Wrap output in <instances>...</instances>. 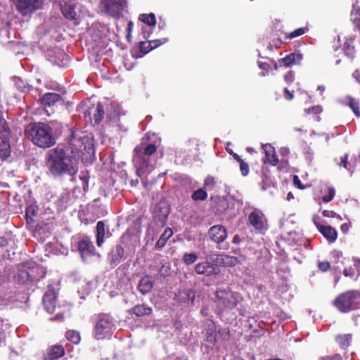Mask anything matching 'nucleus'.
Segmentation results:
<instances>
[{
	"label": "nucleus",
	"mask_w": 360,
	"mask_h": 360,
	"mask_svg": "<svg viewBox=\"0 0 360 360\" xmlns=\"http://www.w3.org/2000/svg\"><path fill=\"white\" fill-rule=\"evenodd\" d=\"M195 272L198 275L211 276L218 274L219 269L217 266V262L212 259V255H210L206 257L205 261L195 264Z\"/></svg>",
	"instance_id": "obj_7"
},
{
	"label": "nucleus",
	"mask_w": 360,
	"mask_h": 360,
	"mask_svg": "<svg viewBox=\"0 0 360 360\" xmlns=\"http://www.w3.org/2000/svg\"><path fill=\"white\" fill-rule=\"evenodd\" d=\"M347 155H345L344 156H342L341 158V162H340V165H342V166L345 167V168H347Z\"/></svg>",
	"instance_id": "obj_56"
},
{
	"label": "nucleus",
	"mask_w": 360,
	"mask_h": 360,
	"mask_svg": "<svg viewBox=\"0 0 360 360\" xmlns=\"http://www.w3.org/2000/svg\"><path fill=\"white\" fill-rule=\"evenodd\" d=\"M44 0H18L17 10L22 15H29L34 11L42 8Z\"/></svg>",
	"instance_id": "obj_8"
},
{
	"label": "nucleus",
	"mask_w": 360,
	"mask_h": 360,
	"mask_svg": "<svg viewBox=\"0 0 360 360\" xmlns=\"http://www.w3.org/2000/svg\"><path fill=\"white\" fill-rule=\"evenodd\" d=\"M132 312L137 316L149 315L152 312V309L145 304H138L132 309Z\"/></svg>",
	"instance_id": "obj_26"
},
{
	"label": "nucleus",
	"mask_w": 360,
	"mask_h": 360,
	"mask_svg": "<svg viewBox=\"0 0 360 360\" xmlns=\"http://www.w3.org/2000/svg\"><path fill=\"white\" fill-rule=\"evenodd\" d=\"M138 183H139L138 179H135V180L132 179L130 181V184L131 186H136L138 184Z\"/></svg>",
	"instance_id": "obj_62"
},
{
	"label": "nucleus",
	"mask_w": 360,
	"mask_h": 360,
	"mask_svg": "<svg viewBox=\"0 0 360 360\" xmlns=\"http://www.w3.org/2000/svg\"><path fill=\"white\" fill-rule=\"evenodd\" d=\"M322 214L325 217L337 218L340 221L342 220V217L340 215L338 214L336 212H335L333 210H323L322 212Z\"/></svg>",
	"instance_id": "obj_40"
},
{
	"label": "nucleus",
	"mask_w": 360,
	"mask_h": 360,
	"mask_svg": "<svg viewBox=\"0 0 360 360\" xmlns=\"http://www.w3.org/2000/svg\"><path fill=\"white\" fill-rule=\"evenodd\" d=\"M343 274L346 277H353L354 276V269L352 267L345 268L343 271Z\"/></svg>",
	"instance_id": "obj_47"
},
{
	"label": "nucleus",
	"mask_w": 360,
	"mask_h": 360,
	"mask_svg": "<svg viewBox=\"0 0 360 360\" xmlns=\"http://www.w3.org/2000/svg\"><path fill=\"white\" fill-rule=\"evenodd\" d=\"M66 338L73 342L74 344H78L80 341L79 333L75 330H68L65 334Z\"/></svg>",
	"instance_id": "obj_32"
},
{
	"label": "nucleus",
	"mask_w": 360,
	"mask_h": 360,
	"mask_svg": "<svg viewBox=\"0 0 360 360\" xmlns=\"http://www.w3.org/2000/svg\"><path fill=\"white\" fill-rule=\"evenodd\" d=\"M25 131L32 143L40 148H49L56 143L52 128L46 123L30 124Z\"/></svg>",
	"instance_id": "obj_3"
},
{
	"label": "nucleus",
	"mask_w": 360,
	"mask_h": 360,
	"mask_svg": "<svg viewBox=\"0 0 360 360\" xmlns=\"http://www.w3.org/2000/svg\"><path fill=\"white\" fill-rule=\"evenodd\" d=\"M180 295L182 297V301L186 302L190 300L193 302L195 297L194 292L191 290H185L180 292Z\"/></svg>",
	"instance_id": "obj_37"
},
{
	"label": "nucleus",
	"mask_w": 360,
	"mask_h": 360,
	"mask_svg": "<svg viewBox=\"0 0 360 360\" xmlns=\"http://www.w3.org/2000/svg\"><path fill=\"white\" fill-rule=\"evenodd\" d=\"M79 179L83 181V183H84L83 188L85 189V186H87V184H88V179H89L88 176L86 174H83V175L79 176Z\"/></svg>",
	"instance_id": "obj_54"
},
{
	"label": "nucleus",
	"mask_w": 360,
	"mask_h": 360,
	"mask_svg": "<svg viewBox=\"0 0 360 360\" xmlns=\"http://www.w3.org/2000/svg\"><path fill=\"white\" fill-rule=\"evenodd\" d=\"M142 32L145 38H148L152 32V27L145 26L142 27Z\"/></svg>",
	"instance_id": "obj_49"
},
{
	"label": "nucleus",
	"mask_w": 360,
	"mask_h": 360,
	"mask_svg": "<svg viewBox=\"0 0 360 360\" xmlns=\"http://www.w3.org/2000/svg\"><path fill=\"white\" fill-rule=\"evenodd\" d=\"M7 128L6 122L2 115L1 105L0 104V133L6 131Z\"/></svg>",
	"instance_id": "obj_42"
},
{
	"label": "nucleus",
	"mask_w": 360,
	"mask_h": 360,
	"mask_svg": "<svg viewBox=\"0 0 360 360\" xmlns=\"http://www.w3.org/2000/svg\"><path fill=\"white\" fill-rule=\"evenodd\" d=\"M169 270L170 269L169 266L162 265L159 270V274L161 276H166L169 274Z\"/></svg>",
	"instance_id": "obj_44"
},
{
	"label": "nucleus",
	"mask_w": 360,
	"mask_h": 360,
	"mask_svg": "<svg viewBox=\"0 0 360 360\" xmlns=\"http://www.w3.org/2000/svg\"><path fill=\"white\" fill-rule=\"evenodd\" d=\"M166 41H167V39H158V40H155V41H150L148 44V46H150V48L149 47L146 48L144 46L145 44L142 43L141 46V49L142 51H144L146 53H148L150 50L159 46L160 44H162L165 43Z\"/></svg>",
	"instance_id": "obj_29"
},
{
	"label": "nucleus",
	"mask_w": 360,
	"mask_h": 360,
	"mask_svg": "<svg viewBox=\"0 0 360 360\" xmlns=\"http://www.w3.org/2000/svg\"><path fill=\"white\" fill-rule=\"evenodd\" d=\"M78 249L82 257L91 255L94 252V246L89 240H83L79 242Z\"/></svg>",
	"instance_id": "obj_18"
},
{
	"label": "nucleus",
	"mask_w": 360,
	"mask_h": 360,
	"mask_svg": "<svg viewBox=\"0 0 360 360\" xmlns=\"http://www.w3.org/2000/svg\"><path fill=\"white\" fill-rule=\"evenodd\" d=\"M208 235L210 239L217 243L224 242L227 238L226 229L221 225H215L209 229Z\"/></svg>",
	"instance_id": "obj_10"
},
{
	"label": "nucleus",
	"mask_w": 360,
	"mask_h": 360,
	"mask_svg": "<svg viewBox=\"0 0 360 360\" xmlns=\"http://www.w3.org/2000/svg\"><path fill=\"white\" fill-rule=\"evenodd\" d=\"M352 76L356 81L360 82V70L354 71Z\"/></svg>",
	"instance_id": "obj_58"
},
{
	"label": "nucleus",
	"mask_w": 360,
	"mask_h": 360,
	"mask_svg": "<svg viewBox=\"0 0 360 360\" xmlns=\"http://www.w3.org/2000/svg\"><path fill=\"white\" fill-rule=\"evenodd\" d=\"M207 341L210 342L212 344H214L215 342V338L212 335H210L207 338Z\"/></svg>",
	"instance_id": "obj_60"
},
{
	"label": "nucleus",
	"mask_w": 360,
	"mask_h": 360,
	"mask_svg": "<svg viewBox=\"0 0 360 360\" xmlns=\"http://www.w3.org/2000/svg\"><path fill=\"white\" fill-rule=\"evenodd\" d=\"M250 224L257 230H262L264 227V217L260 210H253L248 217Z\"/></svg>",
	"instance_id": "obj_12"
},
{
	"label": "nucleus",
	"mask_w": 360,
	"mask_h": 360,
	"mask_svg": "<svg viewBox=\"0 0 360 360\" xmlns=\"http://www.w3.org/2000/svg\"><path fill=\"white\" fill-rule=\"evenodd\" d=\"M18 281L20 283H25L30 278V273L26 270H20L17 276Z\"/></svg>",
	"instance_id": "obj_35"
},
{
	"label": "nucleus",
	"mask_w": 360,
	"mask_h": 360,
	"mask_svg": "<svg viewBox=\"0 0 360 360\" xmlns=\"http://www.w3.org/2000/svg\"><path fill=\"white\" fill-rule=\"evenodd\" d=\"M115 329V323L112 318L108 314H102L98 316L95 325L94 335L97 340H103L110 337Z\"/></svg>",
	"instance_id": "obj_5"
},
{
	"label": "nucleus",
	"mask_w": 360,
	"mask_h": 360,
	"mask_svg": "<svg viewBox=\"0 0 360 360\" xmlns=\"http://www.w3.org/2000/svg\"><path fill=\"white\" fill-rule=\"evenodd\" d=\"M352 43V39H349V41H346L344 44V51L347 56L349 57H352L354 53V49L352 46H351V44Z\"/></svg>",
	"instance_id": "obj_38"
},
{
	"label": "nucleus",
	"mask_w": 360,
	"mask_h": 360,
	"mask_svg": "<svg viewBox=\"0 0 360 360\" xmlns=\"http://www.w3.org/2000/svg\"><path fill=\"white\" fill-rule=\"evenodd\" d=\"M105 233V224L100 221L96 224V244L98 247H101L104 242Z\"/></svg>",
	"instance_id": "obj_24"
},
{
	"label": "nucleus",
	"mask_w": 360,
	"mask_h": 360,
	"mask_svg": "<svg viewBox=\"0 0 360 360\" xmlns=\"http://www.w3.org/2000/svg\"><path fill=\"white\" fill-rule=\"evenodd\" d=\"M216 295L218 306L224 309L235 308L241 300L239 294L226 289L218 290Z\"/></svg>",
	"instance_id": "obj_6"
},
{
	"label": "nucleus",
	"mask_w": 360,
	"mask_h": 360,
	"mask_svg": "<svg viewBox=\"0 0 360 360\" xmlns=\"http://www.w3.org/2000/svg\"><path fill=\"white\" fill-rule=\"evenodd\" d=\"M65 354V350L63 347L60 345H55L53 346L49 353L48 354V356L54 357L55 359H59Z\"/></svg>",
	"instance_id": "obj_31"
},
{
	"label": "nucleus",
	"mask_w": 360,
	"mask_h": 360,
	"mask_svg": "<svg viewBox=\"0 0 360 360\" xmlns=\"http://www.w3.org/2000/svg\"><path fill=\"white\" fill-rule=\"evenodd\" d=\"M198 259V256L195 253H185L182 257V261L186 265L194 264Z\"/></svg>",
	"instance_id": "obj_34"
},
{
	"label": "nucleus",
	"mask_w": 360,
	"mask_h": 360,
	"mask_svg": "<svg viewBox=\"0 0 360 360\" xmlns=\"http://www.w3.org/2000/svg\"><path fill=\"white\" fill-rule=\"evenodd\" d=\"M124 256V248L122 245H116L109 254L108 258L110 263L113 265L118 264Z\"/></svg>",
	"instance_id": "obj_16"
},
{
	"label": "nucleus",
	"mask_w": 360,
	"mask_h": 360,
	"mask_svg": "<svg viewBox=\"0 0 360 360\" xmlns=\"http://www.w3.org/2000/svg\"><path fill=\"white\" fill-rule=\"evenodd\" d=\"M212 259L217 262V266L219 265L234 266L238 263L237 257L221 253L212 254Z\"/></svg>",
	"instance_id": "obj_11"
},
{
	"label": "nucleus",
	"mask_w": 360,
	"mask_h": 360,
	"mask_svg": "<svg viewBox=\"0 0 360 360\" xmlns=\"http://www.w3.org/2000/svg\"><path fill=\"white\" fill-rule=\"evenodd\" d=\"M207 193L202 188L195 191L192 194V199L193 200H204L207 198Z\"/></svg>",
	"instance_id": "obj_36"
},
{
	"label": "nucleus",
	"mask_w": 360,
	"mask_h": 360,
	"mask_svg": "<svg viewBox=\"0 0 360 360\" xmlns=\"http://www.w3.org/2000/svg\"><path fill=\"white\" fill-rule=\"evenodd\" d=\"M293 183L294 184L299 188L303 189L304 187L302 185L301 181L298 178L297 176H294L293 177Z\"/></svg>",
	"instance_id": "obj_51"
},
{
	"label": "nucleus",
	"mask_w": 360,
	"mask_h": 360,
	"mask_svg": "<svg viewBox=\"0 0 360 360\" xmlns=\"http://www.w3.org/2000/svg\"><path fill=\"white\" fill-rule=\"evenodd\" d=\"M105 13L111 16H119L126 6L124 0H102Z\"/></svg>",
	"instance_id": "obj_9"
},
{
	"label": "nucleus",
	"mask_w": 360,
	"mask_h": 360,
	"mask_svg": "<svg viewBox=\"0 0 360 360\" xmlns=\"http://www.w3.org/2000/svg\"><path fill=\"white\" fill-rule=\"evenodd\" d=\"M354 266L357 272V275H356V278H357L358 276H360V260L354 259Z\"/></svg>",
	"instance_id": "obj_52"
},
{
	"label": "nucleus",
	"mask_w": 360,
	"mask_h": 360,
	"mask_svg": "<svg viewBox=\"0 0 360 360\" xmlns=\"http://www.w3.org/2000/svg\"><path fill=\"white\" fill-rule=\"evenodd\" d=\"M352 338L351 334H340L335 337V341L342 349H345L350 345Z\"/></svg>",
	"instance_id": "obj_21"
},
{
	"label": "nucleus",
	"mask_w": 360,
	"mask_h": 360,
	"mask_svg": "<svg viewBox=\"0 0 360 360\" xmlns=\"http://www.w3.org/2000/svg\"><path fill=\"white\" fill-rule=\"evenodd\" d=\"M13 82L15 87L20 91L25 92L30 88V86L20 77H14Z\"/></svg>",
	"instance_id": "obj_30"
},
{
	"label": "nucleus",
	"mask_w": 360,
	"mask_h": 360,
	"mask_svg": "<svg viewBox=\"0 0 360 360\" xmlns=\"http://www.w3.org/2000/svg\"><path fill=\"white\" fill-rule=\"evenodd\" d=\"M139 19L148 27H155L156 24L155 15L153 13L141 14L139 15Z\"/></svg>",
	"instance_id": "obj_28"
},
{
	"label": "nucleus",
	"mask_w": 360,
	"mask_h": 360,
	"mask_svg": "<svg viewBox=\"0 0 360 360\" xmlns=\"http://www.w3.org/2000/svg\"><path fill=\"white\" fill-rule=\"evenodd\" d=\"M240 164V170L243 176H247L249 173V166L243 160L239 162Z\"/></svg>",
	"instance_id": "obj_43"
},
{
	"label": "nucleus",
	"mask_w": 360,
	"mask_h": 360,
	"mask_svg": "<svg viewBox=\"0 0 360 360\" xmlns=\"http://www.w3.org/2000/svg\"><path fill=\"white\" fill-rule=\"evenodd\" d=\"M333 304L342 312L360 308V292L349 290L342 293L333 301Z\"/></svg>",
	"instance_id": "obj_4"
},
{
	"label": "nucleus",
	"mask_w": 360,
	"mask_h": 360,
	"mask_svg": "<svg viewBox=\"0 0 360 360\" xmlns=\"http://www.w3.org/2000/svg\"><path fill=\"white\" fill-rule=\"evenodd\" d=\"M302 60V55L299 53H291L282 58L280 61L281 65L289 67L292 65L300 63Z\"/></svg>",
	"instance_id": "obj_19"
},
{
	"label": "nucleus",
	"mask_w": 360,
	"mask_h": 360,
	"mask_svg": "<svg viewBox=\"0 0 360 360\" xmlns=\"http://www.w3.org/2000/svg\"><path fill=\"white\" fill-rule=\"evenodd\" d=\"M306 32V29L303 27L298 28L293 32H290L287 37L288 39H293L304 34Z\"/></svg>",
	"instance_id": "obj_39"
},
{
	"label": "nucleus",
	"mask_w": 360,
	"mask_h": 360,
	"mask_svg": "<svg viewBox=\"0 0 360 360\" xmlns=\"http://www.w3.org/2000/svg\"><path fill=\"white\" fill-rule=\"evenodd\" d=\"M153 284L154 281L152 278L145 276L139 281L138 288L143 295H146L151 291Z\"/></svg>",
	"instance_id": "obj_17"
},
{
	"label": "nucleus",
	"mask_w": 360,
	"mask_h": 360,
	"mask_svg": "<svg viewBox=\"0 0 360 360\" xmlns=\"http://www.w3.org/2000/svg\"><path fill=\"white\" fill-rule=\"evenodd\" d=\"M231 154L233 155V158L238 162H240L241 161H243V160L240 158V157L236 154V153H231Z\"/></svg>",
	"instance_id": "obj_59"
},
{
	"label": "nucleus",
	"mask_w": 360,
	"mask_h": 360,
	"mask_svg": "<svg viewBox=\"0 0 360 360\" xmlns=\"http://www.w3.org/2000/svg\"><path fill=\"white\" fill-rule=\"evenodd\" d=\"M11 146L9 142L4 138L0 137V158L3 160L10 156Z\"/></svg>",
	"instance_id": "obj_23"
},
{
	"label": "nucleus",
	"mask_w": 360,
	"mask_h": 360,
	"mask_svg": "<svg viewBox=\"0 0 360 360\" xmlns=\"http://www.w3.org/2000/svg\"><path fill=\"white\" fill-rule=\"evenodd\" d=\"M44 360H58V359H55L54 357H50V356H46L45 357Z\"/></svg>",
	"instance_id": "obj_64"
},
{
	"label": "nucleus",
	"mask_w": 360,
	"mask_h": 360,
	"mask_svg": "<svg viewBox=\"0 0 360 360\" xmlns=\"http://www.w3.org/2000/svg\"><path fill=\"white\" fill-rule=\"evenodd\" d=\"M173 235V231L170 228H167L162 233L160 238L157 241L155 246L162 248L165 246L169 238Z\"/></svg>",
	"instance_id": "obj_25"
},
{
	"label": "nucleus",
	"mask_w": 360,
	"mask_h": 360,
	"mask_svg": "<svg viewBox=\"0 0 360 360\" xmlns=\"http://www.w3.org/2000/svg\"><path fill=\"white\" fill-rule=\"evenodd\" d=\"M60 98V96L56 93H47L43 96L41 101L43 104L51 106L59 101Z\"/></svg>",
	"instance_id": "obj_22"
},
{
	"label": "nucleus",
	"mask_w": 360,
	"mask_h": 360,
	"mask_svg": "<svg viewBox=\"0 0 360 360\" xmlns=\"http://www.w3.org/2000/svg\"><path fill=\"white\" fill-rule=\"evenodd\" d=\"M284 79L288 84H290L294 80V74L292 72H289L285 75Z\"/></svg>",
	"instance_id": "obj_50"
},
{
	"label": "nucleus",
	"mask_w": 360,
	"mask_h": 360,
	"mask_svg": "<svg viewBox=\"0 0 360 360\" xmlns=\"http://www.w3.org/2000/svg\"><path fill=\"white\" fill-rule=\"evenodd\" d=\"M214 179L212 177V176H207L205 179V186L206 187H213V186L214 185Z\"/></svg>",
	"instance_id": "obj_46"
},
{
	"label": "nucleus",
	"mask_w": 360,
	"mask_h": 360,
	"mask_svg": "<svg viewBox=\"0 0 360 360\" xmlns=\"http://www.w3.org/2000/svg\"><path fill=\"white\" fill-rule=\"evenodd\" d=\"M104 116V108L101 103L96 105V113L94 114L95 123L98 124L103 120Z\"/></svg>",
	"instance_id": "obj_33"
},
{
	"label": "nucleus",
	"mask_w": 360,
	"mask_h": 360,
	"mask_svg": "<svg viewBox=\"0 0 360 360\" xmlns=\"http://www.w3.org/2000/svg\"><path fill=\"white\" fill-rule=\"evenodd\" d=\"M317 229L320 233L330 242L333 243L338 237V232L335 229L331 226H324L316 224Z\"/></svg>",
	"instance_id": "obj_14"
},
{
	"label": "nucleus",
	"mask_w": 360,
	"mask_h": 360,
	"mask_svg": "<svg viewBox=\"0 0 360 360\" xmlns=\"http://www.w3.org/2000/svg\"><path fill=\"white\" fill-rule=\"evenodd\" d=\"M76 7L75 4L71 3L65 4L61 8L62 13L66 18L75 20L78 18Z\"/></svg>",
	"instance_id": "obj_20"
},
{
	"label": "nucleus",
	"mask_w": 360,
	"mask_h": 360,
	"mask_svg": "<svg viewBox=\"0 0 360 360\" xmlns=\"http://www.w3.org/2000/svg\"><path fill=\"white\" fill-rule=\"evenodd\" d=\"M259 66L262 70H267L268 68H269V65L266 64V63H260Z\"/></svg>",
	"instance_id": "obj_61"
},
{
	"label": "nucleus",
	"mask_w": 360,
	"mask_h": 360,
	"mask_svg": "<svg viewBox=\"0 0 360 360\" xmlns=\"http://www.w3.org/2000/svg\"><path fill=\"white\" fill-rule=\"evenodd\" d=\"M262 149L265 153V158H264V163H269L270 165L275 166L278 162V158L276 154L274 148L270 144H263Z\"/></svg>",
	"instance_id": "obj_13"
},
{
	"label": "nucleus",
	"mask_w": 360,
	"mask_h": 360,
	"mask_svg": "<svg viewBox=\"0 0 360 360\" xmlns=\"http://www.w3.org/2000/svg\"><path fill=\"white\" fill-rule=\"evenodd\" d=\"M349 227H350V225L347 223H345V224H343L341 225L340 229L342 233H346L348 232Z\"/></svg>",
	"instance_id": "obj_53"
},
{
	"label": "nucleus",
	"mask_w": 360,
	"mask_h": 360,
	"mask_svg": "<svg viewBox=\"0 0 360 360\" xmlns=\"http://www.w3.org/2000/svg\"><path fill=\"white\" fill-rule=\"evenodd\" d=\"M94 153L90 137L72 134L65 148L58 146L47 151L46 165L48 172L55 178L73 176L78 172L79 160L90 158Z\"/></svg>",
	"instance_id": "obj_1"
},
{
	"label": "nucleus",
	"mask_w": 360,
	"mask_h": 360,
	"mask_svg": "<svg viewBox=\"0 0 360 360\" xmlns=\"http://www.w3.org/2000/svg\"><path fill=\"white\" fill-rule=\"evenodd\" d=\"M280 153L283 156H287L290 153V150L288 148L283 147L280 150Z\"/></svg>",
	"instance_id": "obj_55"
},
{
	"label": "nucleus",
	"mask_w": 360,
	"mask_h": 360,
	"mask_svg": "<svg viewBox=\"0 0 360 360\" xmlns=\"http://www.w3.org/2000/svg\"><path fill=\"white\" fill-rule=\"evenodd\" d=\"M43 304L45 309L49 314H52L56 308V295L52 290H49L43 297Z\"/></svg>",
	"instance_id": "obj_15"
},
{
	"label": "nucleus",
	"mask_w": 360,
	"mask_h": 360,
	"mask_svg": "<svg viewBox=\"0 0 360 360\" xmlns=\"http://www.w3.org/2000/svg\"><path fill=\"white\" fill-rule=\"evenodd\" d=\"M335 190L334 188H328V195H323V198H322V200L325 202H328L330 201H331L334 196H335Z\"/></svg>",
	"instance_id": "obj_41"
},
{
	"label": "nucleus",
	"mask_w": 360,
	"mask_h": 360,
	"mask_svg": "<svg viewBox=\"0 0 360 360\" xmlns=\"http://www.w3.org/2000/svg\"><path fill=\"white\" fill-rule=\"evenodd\" d=\"M322 109L319 105H316L312 107L311 108H309L307 110V113H314L319 114L321 112Z\"/></svg>",
	"instance_id": "obj_48"
},
{
	"label": "nucleus",
	"mask_w": 360,
	"mask_h": 360,
	"mask_svg": "<svg viewBox=\"0 0 360 360\" xmlns=\"http://www.w3.org/2000/svg\"><path fill=\"white\" fill-rule=\"evenodd\" d=\"M284 91H285V98H286L287 99H288V100H291V99H292V98H293V94H292V93L290 92V91H289V90H288L287 88H285V89H284Z\"/></svg>",
	"instance_id": "obj_57"
},
{
	"label": "nucleus",
	"mask_w": 360,
	"mask_h": 360,
	"mask_svg": "<svg viewBox=\"0 0 360 360\" xmlns=\"http://www.w3.org/2000/svg\"><path fill=\"white\" fill-rule=\"evenodd\" d=\"M330 263L328 262H321L319 263V268L322 271H326L330 269Z\"/></svg>",
	"instance_id": "obj_45"
},
{
	"label": "nucleus",
	"mask_w": 360,
	"mask_h": 360,
	"mask_svg": "<svg viewBox=\"0 0 360 360\" xmlns=\"http://www.w3.org/2000/svg\"><path fill=\"white\" fill-rule=\"evenodd\" d=\"M355 13L359 14V17H360V8H357L356 10L353 11L352 12V15H354Z\"/></svg>",
	"instance_id": "obj_63"
},
{
	"label": "nucleus",
	"mask_w": 360,
	"mask_h": 360,
	"mask_svg": "<svg viewBox=\"0 0 360 360\" xmlns=\"http://www.w3.org/2000/svg\"><path fill=\"white\" fill-rule=\"evenodd\" d=\"M345 103L349 105V107L352 110L354 115L359 117H360V110L359 109V103L358 101L351 97V96H347L345 98Z\"/></svg>",
	"instance_id": "obj_27"
},
{
	"label": "nucleus",
	"mask_w": 360,
	"mask_h": 360,
	"mask_svg": "<svg viewBox=\"0 0 360 360\" xmlns=\"http://www.w3.org/2000/svg\"><path fill=\"white\" fill-rule=\"evenodd\" d=\"M157 150L154 144H140L134 150L133 163L136 168V173L142 177L150 173L155 167V160L152 155Z\"/></svg>",
	"instance_id": "obj_2"
}]
</instances>
